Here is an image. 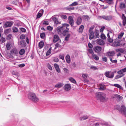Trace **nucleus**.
Returning a JSON list of instances; mask_svg holds the SVG:
<instances>
[{"label": "nucleus", "mask_w": 126, "mask_h": 126, "mask_svg": "<svg viewBox=\"0 0 126 126\" xmlns=\"http://www.w3.org/2000/svg\"><path fill=\"white\" fill-rule=\"evenodd\" d=\"M59 37L57 35H55L53 37V42L54 43L57 42L59 39Z\"/></svg>", "instance_id": "17"}, {"label": "nucleus", "mask_w": 126, "mask_h": 126, "mask_svg": "<svg viewBox=\"0 0 126 126\" xmlns=\"http://www.w3.org/2000/svg\"><path fill=\"white\" fill-rule=\"evenodd\" d=\"M96 42L97 44L100 45H103L105 44L103 40L99 39H97Z\"/></svg>", "instance_id": "13"}, {"label": "nucleus", "mask_w": 126, "mask_h": 126, "mask_svg": "<svg viewBox=\"0 0 126 126\" xmlns=\"http://www.w3.org/2000/svg\"><path fill=\"white\" fill-rule=\"evenodd\" d=\"M124 34V32H122L120 34L118 35V39H120L122 37L123 35Z\"/></svg>", "instance_id": "49"}, {"label": "nucleus", "mask_w": 126, "mask_h": 126, "mask_svg": "<svg viewBox=\"0 0 126 126\" xmlns=\"http://www.w3.org/2000/svg\"><path fill=\"white\" fill-rule=\"evenodd\" d=\"M125 3L123 2H122L120 4V9H122L123 8H125Z\"/></svg>", "instance_id": "39"}, {"label": "nucleus", "mask_w": 126, "mask_h": 126, "mask_svg": "<svg viewBox=\"0 0 126 126\" xmlns=\"http://www.w3.org/2000/svg\"><path fill=\"white\" fill-rule=\"evenodd\" d=\"M82 22V19L80 16L78 17L76 20V24L78 25H80Z\"/></svg>", "instance_id": "12"}, {"label": "nucleus", "mask_w": 126, "mask_h": 126, "mask_svg": "<svg viewBox=\"0 0 126 126\" xmlns=\"http://www.w3.org/2000/svg\"><path fill=\"white\" fill-rule=\"evenodd\" d=\"M84 28V26L81 25L79 29L78 32L80 33H82L83 31Z\"/></svg>", "instance_id": "21"}, {"label": "nucleus", "mask_w": 126, "mask_h": 126, "mask_svg": "<svg viewBox=\"0 0 126 126\" xmlns=\"http://www.w3.org/2000/svg\"><path fill=\"white\" fill-rule=\"evenodd\" d=\"M44 45V42L43 41H41L40 42L39 44V47L41 48L43 47Z\"/></svg>", "instance_id": "30"}, {"label": "nucleus", "mask_w": 126, "mask_h": 126, "mask_svg": "<svg viewBox=\"0 0 126 126\" xmlns=\"http://www.w3.org/2000/svg\"><path fill=\"white\" fill-rule=\"evenodd\" d=\"M28 98L34 102H37L39 101V99L37 97L36 94L30 92L28 94Z\"/></svg>", "instance_id": "3"}, {"label": "nucleus", "mask_w": 126, "mask_h": 126, "mask_svg": "<svg viewBox=\"0 0 126 126\" xmlns=\"http://www.w3.org/2000/svg\"><path fill=\"white\" fill-rule=\"evenodd\" d=\"M115 97L119 100H121L122 99V97L118 94H116L115 95Z\"/></svg>", "instance_id": "43"}, {"label": "nucleus", "mask_w": 126, "mask_h": 126, "mask_svg": "<svg viewBox=\"0 0 126 126\" xmlns=\"http://www.w3.org/2000/svg\"><path fill=\"white\" fill-rule=\"evenodd\" d=\"M88 118V117L87 115L83 116L80 118V120H84Z\"/></svg>", "instance_id": "28"}, {"label": "nucleus", "mask_w": 126, "mask_h": 126, "mask_svg": "<svg viewBox=\"0 0 126 126\" xmlns=\"http://www.w3.org/2000/svg\"><path fill=\"white\" fill-rule=\"evenodd\" d=\"M68 20L69 23L71 26H73L74 25V19L73 17L71 16H69L68 18Z\"/></svg>", "instance_id": "8"}, {"label": "nucleus", "mask_w": 126, "mask_h": 126, "mask_svg": "<svg viewBox=\"0 0 126 126\" xmlns=\"http://www.w3.org/2000/svg\"><path fill=\"white\" fill-rule=\"evenodd\" d=\"M44 13V10H41L37 15L36 19L39 18L41 17Z\"/></svg>", "instance_id": "10"}, {"label": "nucleus", "mask_w": 126, "mask_h": 126, "mask_svg": "<svg viewBox=\"0 0 126 126\" xmlns=\"http://www.w3.org/2000/svg\"><path fill=\"white\" fill-rule=\"evenodd\" d=\"M20 45L22 47L24 46H25V43L23 41H21L20 42Z\"/></svg>", "instance_id": "47"}, {"label": "nucleus", "mask_w": 126, "mask_h": 126, "mask_svg": "<svg viewBox=\"0 0 126 126\" xmlns=\"http://www.w3.org/2000/svg\"><path fill=\"white\" fill-rule=\"evenodd\" d=\"M47 68L50 70H52V67L50 65V64H49V63H48L47 64Z\"/></svg>", "instance_id": "53"}, {"label": "nucleus", "mask_w": 126, "mask_h": 126, "mask_svg": "<svg viewBox=\"0 0 126 126\" xmlns=\"http://www.w3.org/2000/svg\"><path fill=\"white\" fill-rule=\"evenodd\" d=\"M102 60L105 62H106L107 61V59L106 57H102Z\"/></svg>", "instance_id": "61"}, {"label": "nucleus", "mask_w": 126, "mask_h": 126, "mask_svg": "<svg viewBox=\"0 0 126 126\" xmlns=\"http://www.w3.org/2000/svg\"><path fill=\"white\" fill-rule=\"evenodd\" d=\"M88 77V75L85 74H83L82 76V77L83 78L84 81L87 82H89V80H88L87 78Z\"/></svg>", "instance_id": "16"}, {"label": "nucleus", "mask_w": 126, "mask_h": 126, "mask_svg": "<svg viewBox=\"0 0 126 126\" xmlns=\"http://www.w3.org/2000/svg\"><path fill=\"white\" fill-rule=\"evenodd\" d=\"M95 97L97 100H99L101 102H106L108 99V98L106 97V94L101 92L96 93Z\"/></svg>", "instance_id": "2"}, {"label": "nucleus", "mask_w": 126, "mask_h": 126, "mask_svg": "<svg viewBox=\"0 0 126 126\" xmlns=\"http://www.w3.org/2000/svg\"><path fill=\"white\" fill-rule=\"evenodd\" d=\"M121 18L123 20L122 23L123 25L125 26L126 24V17L125 16L124 14H122Z\"/></svg>", "instance_id": "14"}, {"label": "nucleus", "mask_w": 126, "mask_h": 126, "mask_svg": "<svg viewBox=\"0 0 126 126\" xmlns=\"http://www.w3.org/2000/svg\"><path fill=\"white\" fill-rule=\"evenodd\" d=\"M13 24V22L11 21H6L3 26L4 28H6L11 27Z\"/></svg>", "instance_id": "6"}, {"label": "nucleus", "mask_w": 126, "mask_h": 126, "mask_svg": "<svg viewBox=\"0 0 126 126\" xmlns=\"http://www.w3.org/2000/svg\"><path fill=\"white\" fill-rule=\"evenodd\" d=\"M63 85L62 83H59L57 84L55 86V87L59 88L62 87Z\"/></svg>", "instance_id": "24"}, {"label": "nucleus", "mask_w": 126, "mask_h": 126, "mask_svg": "<svg viewBox=\"0 0 126 126\" xmlns=\"http://www.w3.org/2000/svg\"><path fill=\"white\" fill-rule=\"evenodd\" d=\"M92 57L95 60L98 61L99 59V57L95 54L94 53L92 55Z\"/></svg>", "instance_id": "20"}, {"label": "nucleus", "mask_w": 126, "mask_h": 126, "mask_svg": "<svg viewBox=\"0 0 126 126\" xmlns=\"http://www.w3.org/2000/svg\"><path fill=\"white\" fill-rule=\"evenodd\" d=\"M120 43L119 42H117L115 43L114 45L115 46L117 47L120 46Z\"/></svg>", "instance_id": "57"}, {"label": "nucleus", "mask_w": 126, "mask_h": 126, "mask_svg": "<svg viewBox=\"0 0 126 126\" xmlns=\"http://www.w3.org/2000/svg\"><path fill=\"white\" fill-rule=\"evenodd\" d=\"M123 77V76H122L120 75H117L115 77V79H118L119 78L122 77Z\"/></svg>", "instance_id": "63"}, {"label": "nucleus", "mask_w": 126, "mask_h": 126, "mask_svg": "<svg viewBox=\"0 0 126 126\" xmlns=\"http://www.w3.org/2000/svg\"><path fill=\"white\" fill-rule=\"evenodd\" d=\"M40 37L42 39H44L45 37V35L44 32L41 33L40 35Z\"/></svg>", "instance_id": "41"}, {"label": "nucleus", "mask_w": 126, "mask_h": 126, "mask_svg": "<svg viewBox=\"0 0 126 126\" xmlns=\"http://www.w3.org/2000/svg\"><path fill=\"white\" fill-rule=\"evenodd\" d=\"M113 86L117 87L120 89H123V87L121 86L119 84H114L113 85Z\"/></svg>", "instance_id": "33"}, {"label": "nucleus", "mask_w": 126, "mask_h": 126, "mask_svg": "<svg viewBox=\"0 0 126 126\" xmlns=\"http://www.w3.org/2000/svg\"><path fill=\"white\" fill-rule=\"evenodd\" d=\"M55 49L56 48L58 47H62L58 43H57L55 45Z\"/></svg>", "instance_id": "54"}, {"label": "nucleus", "mask_w": 126, "mask_h": 126, "mask_svg": "<svg viewBox=\"0 0 126 126\" xmlns=\"http://www.w3.org/2000/svg\"><path fill=\"white\" fill-rule=\"evenodd\" d=\"M12 37V35L11 34H10L8 35L7 37V39L8 40H10V39Z\"/></svg>", "instance_id": "58"}, {"label": "nucleus", "mask_w": 126, "mask_h": 126, "mask_svg": "<svg viewBox=\"0 0 126 126\" xmlns=\"http://www.w3.org/2000/svg\"><path fill=\"white\" fill-rule=\"evenodd\" d=\"M116 51L117 52H120L122 53H123L124 52L125 50L123 48H120L116 49Z\"/></svg>", "instance_id": "27"}, {"label": "nucleus", "mask_w": 126, "mask_h": 126, "mask_svg": "<svg viewBox=\"0 0 126 126\" xmlns=\"http://www.w3.org/2000/svg\"><path fill=\"white\" fill-rule=\"evenodd\" d=\"M11 47V45L10 43H8L6 45V47L7 49L8 50H9Z\"/></svg>", "instance_id": "29"}, {"label": "nucleus", "mask_w": 126, "mask_h": 126, "mask_svg": "<svg viewBox=\"0 0 126 126\" xmlns=\"http://www.w3.org/2000/svg\"><path fill=\"white\" fill-rule=\"evenodd\" d=\"M99 31L97 30L95 32V35L96 36V38H99Z\"/></svg>", "instance_id": "37"}, {"label": "nucleus", "mask_w": 126, "mask_h": 126, "mask_svg": "<svg viewBox=\"0 0 126 126\" xmlns=\"http://www.w3.org/2000/svg\"><path fill=\"white\" fill-rule=\"evenodd\" d=\"M106 2L109 4H111L113 3V0H105Z\"/></svg>", "instance_id": "46"}, {"label": "nucleus", "mask_w": 126, "mask_h": 126, "mask_svg": "<svg viewBox=\"0 0 126 126\" xmlns=\"http://www.w3.org/2000/svg\"><path fill=\"white\" fill-rule=\"evenodd\" d=\"M60 16L62 19H67V16L66 15H61Z\"/></svg>", "instance_id": "48"}, {"label": "nucleus", "mask_w": 126, "mask_h": 126, "mask_svg": "<svg viewBox=\"0 0 126 126\" xmlns=\"http://www.w3.org/2000/svg\"><path fill=\"white\" fill-rule=\"evenodd\" d=\"M5 42V39L3 37H1L0 40V43L1 44H2L4 43Z\"/></svg>", "instance_id": "45"}, {"label": "nucleus", "mask_w": 126, "mask_h": 126, "mask_svg": "<svg viewBox=\"0 0 126 126\" xmlns=\"http://www.w3.org/2000/svg\"><path fill=\"white\" fill-rule=\"evenodd\" d=\"M13 32H18V29L16 27H14L13 28Z\"/></svg>", "instance_id": "51"}, {"label": "nucleus", "mask_w": 126, "mask_h": 126, "mask_svg": "<svg viewBox=\"0 0 126 126\" xmlns=\"http://www.w3.org/2000/svg\"><path fill=\"white\" fill-rule=\"evenodd\" d=\"M59 57L60 58L63 60L64 59V54H60L59 55Z\"/></svg>", "instance_id": "55"}, {"label": "nucleus", "mask_w": 126, "mask_h": 126, "mask_svg": "<svg viewBox=\"0 0 126 126\" xmlns=\"http://www.w3.org/2000/svg\"><path fill=\"white\" fill-rule=\"evenodd\" d=\"M43 25H49L48 21L47 20H45L43 21Z\"/></svg>", "instance_id": "50"}, {"label": "nucleus", "mask_w": 126, "mask_h": 126, "mask_svg": "<svg viewBox=\"0 0 126 126\" xmlns=\"http://www.w3.org/2000/svg\"><path fill=\"white\" fill-rule=\"evenodd\" d=\"M53 60L54 61L56 62H58L59 61L58 59L56 57L54 58Z\"/></svg>", "instance_id": "56"}, {"label": "nucleus", "mask_w": 126, "mask_h": 126, "mask_svg": "<svg viewBox=\"0 0 126 126\" xmlns=\"http://www.w3.org/2000/svg\"><path fill=\"white\" fill-rule=\"evenodd\" d=\"M25 64L24 63H22L18 65V66L20 67H23L25 66Z\"/></svg>", "instance_id": "64"}, {"label": "nucleus", "mask_w": 126, "mask_h": 126, "mask_svg": "<svg viewBox=\"0 0 126 126\" xmlns=\"http://www.w3.org/2000/svg\"><path fill=\"white\" fill-rule=\"evenodd\" d=\"M105 76L108 78H112L114 77V73L113 72L107 71L105 73Z\"/></svg>", "instance_id": "5"}, {"label": "nucleus", "mask_w": 126, "mask_h": 126, "mask_svg": "<svg viewBox=\"0 0 126 126\" xmlns=\"http://www.w3.org/2000/svg\"><path fill=\"white\" fill-rule=\"evenodd\" d=\"M94 37V33L93 32H91L89 35V39L90 40L93 39Z\"/></svg>", "instance_id": "26"}, {"label": "nucleus", "mask_w": 126, "mask_h": 126, "mask_svg": "<svg viewBox=\"0 0 126 126\" xmlns=\"http://www.w3.org/2000/svg\"><path fill=\"white\" fill-rule=\"evenodd\" d=\"M100 36L101 38L103 39L104 40L106 39V37L105 35L103 34H101V35Z\"/></svg>", "instance_id": "52"}, {"label": "nucleus", "mask_w": 126, "mask_h": 126, "mask_svg": "<svg viewBox=\"0 0 126 126\" xmlns=\"http://www.w3.org/2000/svg\"><path fill=\"white\" fill-rule=\"evenodd\" d=\"M99 17L100 18V19H103L108 21L111 20L112 19V16L111 15H103L99 16Z\"/></svg>", "instance_id": "4"}, {"label": "nucleus", "mask_w": 126, "mask_h": 126, "mask_svg": "<svg viewBox=\"0 0 126 126\" xmlns=\"http://www.w3.org/2000/svg\"><path fill=\"white\" fill-rule=\"evenodd\" d=\"M69 25L66 23L62 24V27L59 26L56 29L57 31L59 34L61 35L62 34L63 36H65L68 33L69 28L67 27H68Z\"/></svg>", "instance_id": "1"}, {"label": "nucleus", "mask_w": 126, "mask_h": 126, "mask_svg": "<svg viewBox=\"0 0 126 126\" xmlns=\"http://www.w3.org/2000/svg\"><path fill=\"white\" fill-rule=\"evenodd\" d=\"M47 30L49 31H51L52 30L53 28L50 26H48L47 27Z\"/></svg>", "instance_id": "59"}, {"label": "nucleus", "mask_w": 126, "mask_h": 126, "mask_svg": "<svg viewBox=\"0 0 126 126\" xmlns=\"http://www.w3.org/2000/svg\"><path fill=\"white\" fill-rule=\"evenodd\" d=\"M69 79L71 82L74 84L76 83L75 80L72 78H69Z\"/></svg>", "instance_id": "42"}, {"label": "nucleus", "mask_w": 126, "mask_h": 126, "mask_svg": "<svg viewBox=\"0 0 126 126\" xmlns=\"http://www.w3.org/2000/svg\"><path fill=\"white\" fill-rule=\"evenodd\" d=\"M123 73L124 72L122 69L120 70L117 72V73L118 74L122 76H123L125 75V74Z\"/></svg>", "instance_id": "31"}, {"label": "nucleus", "mask_w": 126, "mask_h": 126, "mask_svg": "<svg viewBox=\"0 0 126 126\" xmlns=\"http://www.w3.org/2000/svg\"><path fill=\"white\" fill-rule=\"evenodd\" d=\"M65 9L67 10L71 11L72 10H74L75 8L73 7H67L65 8Z\"/></svg>", "instance_id": "34"}, {"label": "nucleus", "mask_w": 126, "mask_h": 126, "mask_svg": "<svg viewBox=\"0 0 126 126\" xmlns=\"http://www.w3.org/2000/svg\"><path fill=\"white\" fill-rule=\"evenodd\" d=\"M88 46L90 48H92L93 47L92 44L90 43H89L88 44Z\"/></svg>", "instance_id": "62"}, {"label": "nucleus", "mask_w": 126, "mask_h": 126, "mask_svg": "<svg viewBox=\"0 0 126 126\" xmlns=\"http://www.w3.org/2000/svg\"><path fill=\"white\" fill-rule=\"evenodd\" d=\"M81 18L84 20H87L90 19L89 17L87 15H83L81 17Z\"/></svg>", "instance_id": "23"}, {"label": "nucleus", "mask_w": 126, "mask_h": 126, "mask_svg": "<svg viewBox=\"0 0 126 126\" xmlns=\"http://www.w3.org/2000/svg\"><path fill=\"white\" fill-rule=\"evenodd\" d=\"M70 35L69 34H67L65 38V40L66 41H67L70 36Z\"/></svg>", "instance_id": "44"}, {"label": "nucleus", "mask_w": 126, "mask_h": 126, "mask_svg": "<svg viewBox=\"0 0 126 126\" xmlns=\"http://www.w3.org/2000/svg\"><path fill=\"white\" fill-rule=\"evenodd\" d=\"M25 50L24 49H20L19 51V53L21 55H22L25 53Z\"/></svg>", "instance_id": "32"}, {"label": "nucleus", "mask_w": 126, "mask_h": 126, "mask_svg": "<svg viewBox=\"0 0 126 126\" xmlns=\"http://www.w3.org/2000/svg\"><path fill=\"white\" fill-rule=\"evenodd\" d=\"M51 47L47 50L46 53V56H48L51 53Z\"/></svg>", "instance_id": "36"}, {"label": "nucleus", "mask_w": 126, "mask_h": 126, "mask_svg": "<svg viewBox=\"0 0 126 126\" xmlns=\"http://www.w3.org/2000/svg\"><path fill=\"white\" fill-rule=\"evenodd\" d=\"M99 87V89L101 90H104L106 88L105 85L103 84H100Z\"/></svg>", "instance_id": "18"}, {"label": "nucleus", "mask_w": 126, "mask_h": 126, "mask_svg": "<svg viewBox=\"0 0 126 126\" xmlns=\"http://www.w3.org/2000/svg\"><path fill=\"white\" fill-rule=\"evenodd\" d=\"M71 88L70 84H67L64 85V90L66 91H68L70 90Z\"/></svg>", "instance_id": "11"}, {"label": "nucleus", "mask_w": 126, "mask_h": 126, "mask_svg": "<svg viewBox=\"0 0 126 126\" xmlns=\"http://www.w3.org/2000/svg\"><path fill=\"white\" fill-rule=\"evenodd\" d=\"M93 49L94 50L95 52L98 53L100 52L102 50V48L99 46H97L94 47Z\"/></svg>", "instance_id": "9"}, {"label": "nucleus", "mask_w": 126, "mask_h": 126, "mask_svg": "<svg viewBox=\"0 0 126 126\" xmlns=\"http://www.w3.org/2000/svg\"><path fill=\"white\" fill-rule=\"evenodd\" d=\"M54 66L56 71L58 73L61 72V70L59 68V65L56 63H55L54 64Z\"/></svg>", "instance_id": "15"}, {"label": "nucleus", "mask_w": 126, "mask_h": 126, "mask_svg": "<svg viewBox=\"0 0 126 126\" xmlns=\"http://www.w3.org/2000/svg\"><path fill=\"white\" fill-rule=\"evenodd\" d=\"M25 36L24 34L21 35L20 36V39H23L25 38Z\"/></svg>", "instance_id": "60"}, {"label": "nucleus", "mask_w": 126, "mask_h": 126, "mask_svg": "<svg viewBox=\"0 0 126 126\" xmlns=\"http://www.w3.org/2000/svg\"><path fill=\"white\" fill-rule=\"evenodd\" d=\"M107 54L108 55L110 56H112L114 55L115 53L114 51L108 52Z\"/></svg>", "instance_id": "25"}, {"label": "nucleus", "mask_w": 126, "mask_h": 126, "mask_svg": "<svg viewBox=\"0 0 126 126\" xmlns=\"http://www.w3.org/2000/svg\"><path fill=\"white\" fill-rule=\"evenodd\" d=\"M11 31L10 29H7L4 31V33L5 34H7L10 32Z\"/></svg>", "instance_id": "38"}, {"label": "nucleus", "mask_w": 126, "mask_h": 126, "mask_svg": "<svg viewBox=\"0 0 126 126\" xmlns=\"http://www.w3.org/2000/svg\"><path fill=\"white\" fill-rule=\"evenodd\" d=\"M66 60L67 63H70V56L68 54L66 56Z\"/></svg>", "instance_id": "22"}, {"label": "nucleus", "mask_w": 126, "mask_h": 126, "mask_svg": "<svg viewBox=\"0 0 126 126\" xmlns=\"http://www.w3.org/2000/svg\"><path fill=\"white\" fill-rule=\"evenodd\" d=\"M78 2L76 1H75L73 2L71 4H70L69 6H75L77 5H78Z\"/></svg>", "instance_id": "35"}, {"label": "nucleus", "mask_w": 126, "mask_h": 126, "mask_svg": "<svg viewBox=\"0 0 126 126\" xmlns=\"http://www.w3.org/2000/svg\"><path fill=\"white\" fill-rule=\"evenodd\" d=\"M121 110L123 113L126 115V108L124 105H123L121 106Z\"/></svg>", "instance_id": "19"}, {"label": "nucleus", "mask_w": 126, "mask_h": 126, "mask_svg": "<svg viewBox=\"0 0 126 126\" xmlns=\"http://www.w3.org/2000/svg\"><path fill=\"white\" fill-rule=\"evenodd\" d=\"M87 51L89 53L91 54L92 55L94 53V52L92 48L88 49H87Z\"/></svg>", "instance_id": "40"}, {"label": "nucleus", "mask_w": 126, "mask_h": 126, "mask_svg": "<svg viewBox=\"0 0 126 126\" xmlns=\"http://www.w3.org/2000/svg\"><path fill=\"white\" fill-rule=\"evenodd\" d=\"M11 53L14 55H17L18 54V51L16 48H13L10 51Z\"/></svg>", "instance_id": "7"}]
</instances>
